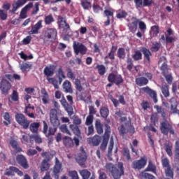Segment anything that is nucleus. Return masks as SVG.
I'll list each match as a JSON object with an SVG mask.
<instances>
[{
	"instance_id": "1",
	"label": "nucleus",
	"mask_w": 179,
	"mask_h": 179,
	"mask_svg": "<svg viewBox=\"0 0 179 179\" xmlns=\"http://www.w3.org/2000/svg\"><path fill=\"white\" fill-rule=\"evenodd\" d=\"M117 168L113 164L106 165V169L109 170L113 179H121V176H124V164L122 162H118Z\"/></svg>"
},
{
	"instance_id": "2",
	"label": "nucleus",
	"mask_w": 179,
	"mask_h": 179,
	"mask_svg": "<svg viewBox=\"0 0 179 179\" xmlns=\"http://www.w3.org/2000/svg\"><path fill=\"white\" fill-rule=\"evenodd\" d=\"M159 128L163 135L167 136L169 135V132L171 135H174V134H176L174 128H173V126L167 121L161 122Z\"/></svg>"
},
{
	"instance_id": "3",
	"label": "nucleus",
	"mask_w": 179,
	"mask_h": 179,
	"mask_svg": "<svg viewBox=\"0 0 179 179\" xmlns=\"http://www.w3.org/2000/svg\"><path fill=\"white\" fill-rule=\"evenodd\" d=\"M15 121L22 127L23 129H27L30 125V122L26 118L23 113H17L15 115Z\"/></svg>"
},
{
	"instance_id": "4",
	"label": "nucleus",
	"mask_w": 179,
	"mask_h": 179,
	"mask_svg": "<svg viewBox=\"0 0 179 179\" xmlns=\"http://www.w3.org/2000/svg\"><path fill=\"white\" fill-rule=\"evenodd\" d=\"M12 87L10 83L7 80L2 79L0 82V90L1 94L4 96H8L9 94V90Z\"/></svg>"
},
{
	"instance_id": "5",
	"label": "nucleus",
	"mask_w": 179,
	"mask_h": 179,
	"mask_svg": "<svg viewBox=\"0 0 179 179\" xmlns=\"http://www.w3.org/2000/svg\"><path fill=\"white\" fill-rule=\"evenodd\" d=\"M73 50L76 55H79V53L81 54V55H85L87 52V48H86L83 43H74Z\"/></svg>"
},
{
	"instance_id": "6",
	"label": "nucleus",
	"mask_w": 179,
	"mask_h": 179,
	"mask_svg": "<svg viewBox=\"0 0 179 179\" xmlns=\"http://www.w3.org/2000/svg\"><path fill=\"white\" fill-rule=\"evenodd\" d=\"M29 1H37V0H17L12 3V10H10L11 13H16V10L19 9V8H22L23 5H25Z\"/></svg>"
},
{
	"instance_id": "7",
	"label": "nucleus",
	"mask_w": 179,
	"mask_h": 179,
	"mask_svg": "<svg viewBox=\"0 0 179 179\" xmlns=\"http://www.w3.org/2000/svg\"><path fill=\"white\" fill-rule=\"evenodd\" d=\"M16 162L18 163L21 167L27 170L29 169V162H27V159L23 155H18L16 157Z\"/></svg>"
},
{
	"instance_id": "8",
	"label": "nucleus",
	"mask_w": 179,
	"mask_h": 179,
	"mask_svg": "<svg viewBox=\"0 0 179 179\" xmlns=\"http://www.w3.org/2000/svg\"><path fill=\"white\" fill-rule=\"evenodd\" d=\"M61 169H62V164L59 162L57 157L55 158V164L53 167V176L55 179L59 178V173H61Z\"/></svg>"
},
{
	"instance_id": "9",
	"label": "nucleus",
	"mask_w": 179,
	"mask_h": 179,
	"mask_svg": "<svg viewBox=\"0 0 179 179\" xmlns=\"http://www.w3.org/2000/svg\"><path fill=\"white\" fill-rule=\"evenodd\" d=\"M147 161L145 158L132 162V169L134 170H141L146 166Z\"/></svg>"
},
{
	"instance_id": "10",
	"label": "nucleus",
	"mask_w": 179,
	"mask_h": 179,
	"mask_svg": "<svg viewBox=\"0 0 179 179\" xmlns=\"http://www.w3.org/2000/svg\"><path fill=\"white\" fill-rule=\"evenodd\" d=\"M141 90L147 93L151 99H153L154 103H157V93H156V91L150 89L149 87H144L141 88Z\"/></svg>"
},
{
	"instance_id": "11",
	"label": "nucleus",
	"mask_w": 179,
	"mask_h": 179,
	"mask_svg": "<svg viewBox=\"0 0 179 179\" xmlns=\"http://www.w3.org/2000/svg\"><path fill=\"white\" fill-rule=\"evenodd\" d=\"M87 142L89 145L92 144L93 146H99V145H100V142H101V137L96 134L93 137L87 138Z\"/></svg>"
},
{
	"instance_id": "12",
	"label": "nucleus",
	"mask_w": 179,
	"mask_h": 179,
	"mask_svg": "<svg viewBox=\"0 0 179 179\" xmlns=\"http://www.w3.org/2000/svg\"><path fill=\"white\" fill-rule=\"evenodd\" d=\"M31 8H33V3L31 2L22 8L19 15V19H26V17H27V15H26L27 14V10H29V9H31Z\"/></svg>"
},
{
	"instance_id": "13",
	"label": "nucleus",
	"mask_w": 179,
	"mask_h": 179,
	"mask_svg": "<svg viewBox=\"0 0 179 179\" xmlns=\"http://www.w3.org/2000/svg\"><path fill=\"white\" fill-rule=\"evenodd\" d=\"M171 103V110L172 111V114H178L179 115V110L177 109L178 106V102L176 100V98L173 97L170 100Z\"/></svg>"
},
{
	"instance_id": "14",
	"label": "nucleus",
	"mask_w": 179,
	"mask_h": 179,
	"mask_svg": "<svg viewBox=\"0 0 179 179\" xmlns=\"http://www.w3.org/2000/svg\"><path fill=\"white\" fill-rule=\"evenodd\" d=\"M76 160L80 166H85V163L87 160L86 152H83V154L78 153Z\"/></svg>"
},
{
	"instance_id": "15",
	"label": "nucleus",
	"mask_w": 179,
	"mask_h": 179,
	"mask_svg": "<svg viewBox=\"0 0 179 179\" xmlns=\"http://www.w3.org/2000/svg\"><path fill=\"white\" fill-rule=\"evenodd\" d=\"M57 29H54V28H49L47 29V30L45 32V37H46V38H55V37H57Z\"/></svg>"
},
{
	"instance_id": "16",
	"label": "nucleus",
	"mask_w": 179,
	"mask_h": 179,
	"mask_svg": "<svg viewBox=\"0 0 179 179\" xmlns=\"http://www.w3.org/2000/svg\"><path fill=\"white\" fill-rule=\"evenodd\" d=\"M43 20H39L34 26L32 27L29 34H38V29L43 27Z\"/></svg>"
},
{
	"instance_id": "17",
	"label": "nucleus",
	"mask_w": 179,
	"mask_h": 179,
	"mask_svg": "<svg viewBox=\"0 0 179 179\" xmlns=\"http://www.w3.org/2000/svg\"><path fill=\"white\" fill-rule=\"evenodd\" d=\"M17 171V167L9 166V168L6 169L4 176H8V177H13L15 176V173H16Z\"/></svg>"
},
{
	"instance_id": "18",
	"label": "nucleus",
	"mask_w": 179,
	"mask_h": 179,
	"mask_svg": "<svg viewBox=\"0 0 179 179\" xmlns=\"http://www.w3.org/2000/svg\"><path fill=\"white\" fill-rule=\"evenodd\" d=\"M149 83V80L145 77H138L136 78V84L138 86H146Z\"/></svg>"
},
{
	"instance_id": "19",
	"label": "nucleus",
	"mask_w": 179,
	"mask_h": 179,
	"mask_svg": "<svg viewBox=\"0 0 179 179\" xmlns=\"http://www.w3.org/2000/svg\"><path fill=\"white\" fill-rule=\"evenodd\" d=\"M10 145L13 148V149H15L17 153H20V152H23V150H22V148L19 146V143L16 140H10Z\"/></svg>"
},
{
	"instance_id": "20",
	"label": "nucleus",
	"mask_w": 179,
	"mask_h": 179,
	"mask_svg": "<svg viewBox=\"0 0 179 179\" xmlns=\"http://www.w3.org/2000/svg\"><path fill=\"white\" fill-rule=\"evenodd\" d=\"M29 127L32 134H38V129L40 128V122L31 123Z\"/></svg>"
},
{
	"instance_id": "21",
	"label": "nucleus",
	"mask_w": 179,
	"mask_h": 179,
	"mask_svg": "<svg viewBox=\"0 0 179 179\" xmlns=\"http://www.w3.org/2000/svg\"><path fill=\"white\" fill-rule=\"evenodd\" d=\"M63 143L67 148H72L73 146V140H72V138L66 136L63 137Z\"/></svg>"
},
{
	"instance_id": "22",
	"label": "nucleus",
	"mask_w": 179,
	"mask_h": 179,
	"mask_svg": "<svg viewBox=\"0 0 179 179\" xmlns=\"http://www.w3.org/2000/svg\"><path fill=\"white\" fill-rule=\"evenodd\" d=\"M63 89H65L66 93H71V94L73 93V90H72V85L68 80L64 82Z\"/></svg>"
},
{
	"instance_id": "23",
	"label": "nucleus",
	"mask_w": 179,
	"mask_h": 179,
	"mask_svg": "<svg viewBox=\"0 0 179 179\" xmlns=\"http://www.w3.org/2000/svg\"><path fill=\"white\" fill-rule=\"evenodd\" d=\"M141 52H143L144 57L145 58V59L148 62H150V55H152V52H150V50H149V49L143 47L141 48Z\"/></svg>"
},
{
	"instance_id": "24",
	"label": "nucleus",
	"mask_w": 179,
	"mask_h": 179,
	"mask_svg": "<svg viewBox=\"0 0 179 179\" xmlns=\"http://www.w3.org/2000/svg\"><path fill=\"white\" fill-rule=\"evenodd\" d=\"M41 93L42 95V101L43 104H48V99H49V96H48V92H47V91L45 90V88H42L41 90Z\"/></svg>"
},
{
	"instance_id": "25",
	"label": "nucleus",
	"mask_w": 179,
	"mask_h": 179,
	"mask_svg": "<svg viewBox=\"0 0 179 179\" xmlns=\"http://www.w3.org/2000/svg\"><path fill=\"white\" fill-rule=\"evenodd\" d=\"M43 73L45 76L47 78L54 76V69H51V67L46 66L43 70Z\"/></svg>"
},
{
	"instance_id": "26",
	"label": "nucleus",
	"mask_w": 179,
	"mask_h": 179,
	"mask_svg": "<svg viewBox=\"0 0 179 179\" xmlns=\"http://www.w3.org/2000/svg\"><path fill=\"white\" fill-rule=\"evenodd\" d=\"M95 129L99 135H101V134H103V125L100 120H96L95 122Z\"/></svg>"
},
{
	"instance_id": "27",
	"label": "nucleus",
	"mask_w": 179,
	"mask_h": 179,
	"mask_svg": "<svg viewBox=\"0 0 179 179\" xmlns=\"http://www.w3.org/2000/svg\"><path fill=\"white\" fill-rule=\"evenodd\" d=\"M70 129H71V131H73L74 135H76V136H78L79 138V136H80V129H79V126H76L74 124H70Z\"/></svg>"
},
{
	"instance_id": "28",
	"label": "nucleus",
	"mask_w": 179,
	"mask_h": 179,
	"mask_svg": "<svg viewBox=\"0 0 179 179\" xmlns=\"http://www.w3.org/2000/svg\"><path fill=\"white\" fill-rule=\"evenodd\" d=\"M156 166L151 160L148 162V167L144 170V171H152V173H154V174H156Z\"/></svg>"
},
{
	"instance_id": "29",
	"label": "nucleus",
	"mask_w": 179,
	"mask_h": 179,
	"mask_svg": "<svg viewBox=\"0 0 179 179\" xmlns=\"http://www.w3.org/2000/svg\"><path fill=\"white\" fill-rule=\"evenodd\" d=\"M104 127H106V129L102 138H107L110 139V134H111V127H110L108 124H104Z\"/></svg>"
},
{
	"instance_id": "30",
	"label": "nucleus",
	"mask_w": 179,
	"mask_h": 179,
	"mask_svg": "<svg viewBox=\"0 0 179 179\" xmlns=\"http://www.w3.org/2000/svg\"><path fill=\"white\" fill-rule=\"evenodd\" d=\"M165 175L166 177H168L169 178L174 179V171H173V168H171V166L165 169Z\"/></svg>"
},
{
	"instance_id": "31",
	"label": "nucleus",
	"mask_w": 179,
	"mask_h": 179,
	"mask_svg": "<svg viewBox=\"0 0 179 179\" xmlns=\"http://www.w3.org/2000/svg\"><path fill=\"white\" fill-rule=\"evenodd\" d=\"M100 114L102 118H107L108 114H110V110H108V108L103 106L100 109Z\"/></svg>"
},
{
	"instance_id": "32",
	"label": "nucleus",
	"mask_w": 179,
	"mask_h": 179,
	"mask_svg": "<svg viewBox=\"0 0 179 179\" xmlns=\"http://www.w3.org/2000/svg\"><path fill=\"white\" fill-rule=\"evenodd\" d=\"M134 61H141L142 59V52L140 50H136L134 54L131 55Z\"/></svg>"
},
{
	"instance_id": "33",
	"label": "nucleus",
	"mask_w": 179,
	"mask_h": 179,
	"mask_svg": "<svg viewBox=\"0 0 179 179\" xmlns=\"http://www.w3.org/2000/svg\"><path fill=\"white\" fill-rule=\"evenodd\" d=\"M161 90L164 97H169L170 92H169V85L167 84L163 85Z\"/></svg>"
},
{
	"instance_id": "34",
	"label": "nucleus",
	"mask_w": 179,
	"mask_h": 179,
	"mask_svg": "<svg viewBox=\"0 0 179 179\" xmlns=\"http://www.w3.org/2000/svg\"><path fill=\"white\" fill-rule=\"evenodd\" d=\"M80 174L83 179H89L90 178V176H92V173L87 169H83L80 172Z\"/></svg>"
},
{
	"instance_id": "35",
	"label": "nucleus",
	"mask_w": 179,
	"mask_h": 179,
	"mask_svg": "<svg viewBox=\"0 0 179 179\" xmlns=\"http://www.w3.org/2000/svg\"><path fill=\"white\" fill-rule=\"evenodd\" d=\"M102 143L100 145L101 150H106L107 149V145H108V141H110V138H107L106 137H102Z\"/></svg>"
},
{
	"instance_id": "36",
	"label": "nucleus",
	"mask_w": 179,
	"mask_h": 179,
	"mask_svg": "<svg viewBox=\"0 0 179 179\" xmlns=\"http://www.w3.org/2000/svg\"><path fill=\"white\" fill-rule=\"evenodd\" d=\"M128 27L131 32L136 31V29H138V21H134L131 23L128 24Z\"/></svg>"
},
{
	"instance_id": "37",
	"label": "nucleus",
	"mask_w": 179,
	"mask_h": 179,
	"mask_svg": "<svg viewBox=\"0 0 179 179\" xmlns=\"http://www.w3.org/2000/svg\"><path fill=\"white\" fill-rule=\"evenodd\" d=\"M140 177L145 179H154L156 178L155 177V176L150 173H146V171H145L140 173Z\"/></svg>"
},
{
	"instance_id": "38",
	"label": "nucleus",
	"mask_w": 179,
	"mask_h": 179,
	"mask_svg": "<svg viewBox=\"0 0 179 179\" xmlns=\"http://www.w3.org/2000/svg\"><path fill=\"white\" fill-rule=\"evenodd\" d=\"M117 57L120 59H125V49L124 48H120L117 50Z\"/></svg>"
},
{
	"instance_id": "39",
	"label": "nucleus",
	"mask_w": 179,
	"mask_h": 179,
	"mask_svg": "<svg viewBox=\"0 0 179 179\" xmlns=\"http://www.w3.org/2000/svg\"><path fill=\"white\" fill-rule=\"evenodd\" d=\"M127 63L129 64L127 65V69H128V71H132V68H134V61L132 60V59L129 57V55H127Z\"/></svg>"
},
{
	"instance_id": "40",
	"label": "nucleus",
	"mask_w": 179,
	"mask_h": 179,
	"mask_svg": "<svg viewBox=\"0 0 179 179\" xmlns=\"http://www.w3.org/2000/svg\"><path fill=\"white\" fill-rule=\"evenodd\" d=\"M162 46V44L159 42H153L152 45L151 47V50L154 52H157L159 50H160V47Z\"/></svg>"
},
{
	"instance_id": "41",
	"label": "nucleus",
	"mask_w": 179,
	"mask_h": 179,
	"mask_svg": "<svg viewBox=\"0 0 179 179\" xmlns=\"http://www.w3.org/2000/svg\"><path fill=\"white\" fill-rule=\"evenodd\" d=\"M96 69H98V72L99 73V75L101 76H103V75H104V73H106V66H104V65L103 64H98L96 66Z\"/></svg>"
},
{
	"instance_id": "42",
	"label": "nucleus",
	"mask_w": 179,
	"mask_h": 179,
	"mask_svg": "<svg viewBox=\"0 0 179 179\" xmlns=\"http://www.w3.org/2000/svg\"><path fill=\"white\" fill-rule=\"evenodd\" d=\"M42 157H45L43 160H45V162H50L51 159H52V155L50 152H45L41 154Z\"/></svg>"
},
{
	"instance_id": "43",
	"label": "nucleus",
	"mask_w": 179,
	"mask_h": 179,
	"mask_svg": "<svg viewBox=\"0 0 179 179\" xmlns=\"http://www.w3.org/2000/svg\"><path fill=\"white\" fill-rule=\"evenodd\" d=\"M2 9L3 10H4V12H8V10H9V13H12L13 15H15V13H10V10H12V9L10 10V3L8 2H4L2 5Z\"/></svg>"
},
{
	"instance_id": "44",
	"label": "nucleus",
	"mask_w": 179,
	"mask_h": 179,
	"mask_svg": "<svg viewBox=\"0 0 179 179\" xmlns=\"http://www.w3.org/2000/svg\"><path fill=\"white\" fill-rule=\"evenodd\" d=\"M50 169V164L45 160H43L41 163V171H47Z\"/></svg>"
},
{
	"instance_id": "45",
	"label": "nucleus",
	"mask_w": 179,
	"mask_h": 179,
	"mask_svg": "<svg viewBox=\"0 0 179 179\" xmlns=\"http://www.w3.org/2000/svg\"><path fill=\"white\" fill-rule=\"evenodd\" d=\"M50 122L54 127L58 128V127H59V120L58 119V117H50Z\"/></svg>"
},
{
	"instance_id": "46",
	"label": "nucleus",
	"mask_w": 179,
	"mask_h": 179,
	"mask_svg": "<svg viewBox=\"0 0 179 179\" xmlns=\"http://www.w3.org/2000/svg\"><path fill=\"white\" fill-rule=\"evenodd\" d=\"M114 83L116 85V86H120L121 83H124V78H122V76L121 75H116Z\"/></svg>"
},
{
	"instance_id": "47",
	"label": "nucleus",
	"mask_w": 179,
	"mask_h": 179,
	"mask_svg": "<svg viewBox=\"0 0 179 179\" xmlns=\"http://www.w3.org/2000/svg\"><path fill=\"white\" fill-rule=\"evenodd\" d=\"M66 113H68V115L69 117H71V115H73V108L71 105H67L64 107Z\"/></svg>"
},
{
	"instance_id": "48",
	"label": "nucleus",
	"mask_w": 179,
	"mask_h": 179,
	"mask_svg": "<svg viewBox=\"0 0 179 179\" xmlns=\"http://www.w3.org/2000/svg\"><path fill=\"white\" fill-rule=\"evenodd\" d=\"M30 139H34L36 143H42L43 140L40 138L38 135L31 134L29 136Z\"/></svg>"
},
{
	"instance_id": "49",
	"label": "nucleus",
	"mask_w": 179,
	"mask_h": 179,
	"mask_svg": "<svg viewBox=\"0 0 179 179\" xmlns=\"http://www.w3.org/2000/svg\"><path fill=\"white\" fill-rule=\"evenodd\" d=\"M162 167L166 169H168L169 167H171V166H170V161L167 157L162 159Z\"/></svg>"
},
{
	"instance_id": "50",
	"label": "nucleus",
	"mask_w": 179,
	"mask_h": 179,
	"mask_svg": "<svg viewBox=\"0 0 179 179\" xmlns=\"http://www.w3.org/2000/svg\"><path fill=\"white\" fill-rule=\"evenodd\" d=\"M60 131L63 132V134H67V135H71V131H69V129H68V126L66 124H62L60 127Z\"/></svg>"
},
{
	"instance_id": "51",
	"label": "nucleus",
	"mask_w": 179,
	"mask_h": 179,
	"mask_svg": "<svg viewBox=\"0 0 179 179\" xmlns=\"http://www.w3.org/2000/svg\"><path fill=\"white\" fill-rule=\"evenodd\" d=\"M67 78L71 79V80H75L76 79L75 74L72 72V69L71 68H67Z\"/></svg>"
},
{
	"instance_id": "52",
	"label": "nucleus",
	"mask_w": 179,
	"mask_h": 179,
	"mask_svg": "<svg viewBox=\"0 0 179 179\" xmlns=\"http://www.w3.org/2000/svg\"><path fill=\"white\" fill-rule=\"evenodd\" d=\"M163 76L165 78L168 85H171L173 83V76L171 74H163Z\"/></svg>"
},
{
	"instance_id": "53",
	"label": "nucleus",
	"mask_w": 179,
	"mask_h": 179,
	"mask_svg": "<svg viewBox=\"0 0 179 179\" xmlns=\"http://www.w3.org/2000/svg\"><path fill=\"white\" fill-rule=\"evenodd\" d=\"M127 16H128V13L124 10H122L120 12H119L117 15H116V17L117 19H125V17H127Z\"/></svg>"
},
{
	"instance_id": "54",
	"label": "nucleus",
	"mask_w": 179,
	"mask_h": 179,
	"mask_svg": "<svg viewBox=\"0 0 179 179\" xmlns=\"http://www.w3.org/2000/svg\"><path fill=\"white\" fill-rule=\"evenodd\" d=\"M10 97L13 101H19V94L17 91L13 90Z\"/></svg>"
},
{
	"instance_id": "55",
	"label": "nucleus",
	"mask_w": 179,
	"mask_h": 179,
	"mask_svg": "<svg viewBox=\"0 0 179 179\" xmlns=\"http://www.w3.org/2000/svg\"><path fill=\"white\" fill-rule=\"evenodd\" d=\"M73 124L74 125H80L82 124V119L79 118L77 115L73 116Z\"/></svg>"
},
{
	"instance_id": "56",
	"label": "nucleus",
	"mask_w": 179,
	"mask_h": 179,
	"mask_svg": "<svg viewBox=\"0 0 179 179\" xmlns=\"http://www.w3.org/2000/svg\"><path fill=\"white\" fill-rule=\"evenodd\" d=\"M103 13L105 16L107 17V19H113L114 17V13L113 11H110V10H105L103 11Z\"/></svg>"
},
{
	"instance_id": "57",
	"label": "nucleus",
	"mask_w": 179,
	"mask_h": 179,
	"mask_svg": "<svg viewBox=\"0 0 179 179\" xmlns=\"http://www.w3.org/2000/svg\"><path fill=\"white\" fill-rule=\"evenodd\" d=\"M54 22V17L52 15H48L45 17V24H51Z\"/></svg>"
},
{
	"instance_id": "58",
	"label": "nucleus",
	"mask_w": 179,
	"mask_h": 179,
	"mask_svg": "<svg viewBox=\"0 0 179 179\" xmlns=\"http://www.w3.org/2000/svg\"><path fill=\"white\" fill-rule=\"evenodd\" d=\"M20 69L22 72H24L27 69H31V64H29L27 63H24L21 64Z\"/></svg>"
},
{
	"instance_id": "59",
	"label": "nucleus",
	"mask_w": 179,
	"mask_h": 179,
	"mask_svg": "<svg viewBox=\"0 0 179 179\" xmlns=\"http://www.w3.org/2000/svg\"><path fill=\"white\" fill-rule=\"evenodd\" d=\"M150 120L153 125H156V122L159 121V117L157 116V113L152 114L151 115Z\"/></svg>"
},
{
	"instance_id": "60",
	"label": "nucleus",
	"mask_w": 179,
	"mask_h": 179,
	"mask_svg": "<svg viewBox=\"0 0 179 179\" xmlns=\"http://www.w3.org/2000/svg\"><path fill=\"white\" fill-rule=\"evenodd\" d=\"M161 71H162V74L169 73V66L166 63H163L161 66Z\"/></svg>"
},
{
	"instance_id": "61",
	"label": "nucleus",
	"mask_w": 179,
	"mask_h": 179,
	"mask_svg": "<svg viewBox=\"0 0 179 179\" xmlns=\"http://www.w3.org/2000/svg\"><path fill=\"white\" fill-rule=\"evenodd\" d=\"M1 20H6L8 19V13L3 10H0Z\"/></svg>"
},
{
	"instance_id": "62",
	"label": "nucleus",
	"mask_w": 179,
	"mask_h": 179,
	"mask_svg": "<svg viewBox=\"0 0 179 179\" xmlns=\"http://www.w3.org/2000/svg\"><path fill=\"white\" fill-rule=\"evenodd\" d=\"M123 156H124L127 160H131V154L128 148L123 149Z\"/></svg>"
},
{
	"instance_id": "63",
	"label": "nucleus",
	"mask_w": 179,
	"mask_h": 179,
	"mask_svg": "<svg viewBox=\"0 0 179 179\" xmlns=\"http://www.w3.org/2000/svg\"><path fill=\"white\" fill-rule=\"evenodd\" d=\"M117 77V75L111 73L108 76V80L110 82V83H115V78Z\"/></svg>"
},
{
	"instance_id": "64",
	"label": "nucleus",
	"mask_w": 179,
	"mask_h": 179,
	"mask_svg": "<svg viewBox=\"0 0 179 179\" xmlns=\"http://www.w3.org/2000/svg\"><path fill=\"white\" fill-rule=\"evenodd\" d=\"M93 115H88L86 118L85 124L86 125H92L93 124Z\"/></svg>"
}]
</instances>
